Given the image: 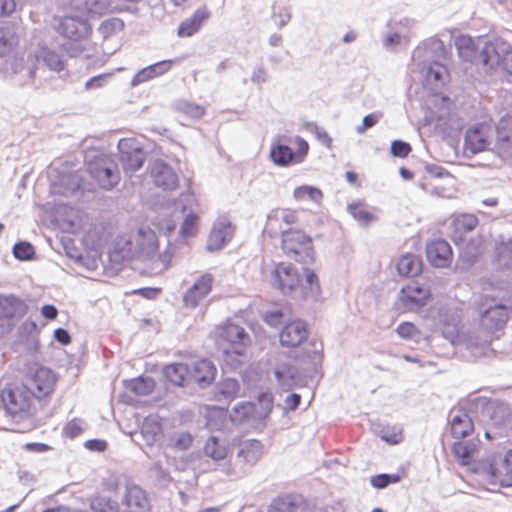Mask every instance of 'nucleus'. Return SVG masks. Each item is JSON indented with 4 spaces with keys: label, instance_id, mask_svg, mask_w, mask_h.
<instances>
[{
    "label": "nucleus",
    "instance_id": "nucleus-60",
    "mask_svg": "<svg viewBox=\"0 0 512 512\" xmlns=\"http://www.w3.org/2000/svg\"><path fill=\"white\" fill-rule=\"evenodd\" d=\"M86 446L97 451H104L106 449V442L101 440H91L86 443Z\"/></svg>",
    "mask_w": 512,
    "mask_h": 512
},
{
    "label": "nucleus",
    "instance_id": "nucleus-40",
    "mask_svg": "<svg viewBox=\"0 0 512 512\" xmlns=\"http://www.w3.org/2000/svg\"><path fill=\"white\" fill-rule=\"evenodd\" d=\"M198 227V216L194 213H190L184 219L180 232L185 237L194 236L197 232Z\"/></svg>",
    "mask_w": 512,
    "mask_h": 512
},
{
    "label": "nucleus",
    "instance_id": "nucleus-16",
    "mask_svg": "<svg viewBox=\"0 0 512 512\" xmlns=\"http://www.w3.org/2000/svg\"><path fill=\"white\" fill-rule=\"evenodd\" d=\"M56 30L62 36L72 40L84 38L91 32L86 20L71 16L60 18Z\"/></svg>",
    "mask_w": 512,
    "mask_h": 512
},
{
    "label": "nucleus",
    "instance_id": "nucleus-48",
    "mask_svg": "<svg viewBox=\"0 0 512 512\" xmlns=\"http://www.w3.org/2000/svg\"><path fill=\"white\" fill-rule=\"evenodd\" d=\"M381 113H371L363 118L362 125L357 128L358 133H364L367 129L376 125L381 117Z\"/></svg>",
    "mask_w": 512,
    "mask_h": 512
},
{
    "label": "nucleus",
    "instance_id": "nucleus-6",
    "mask_svg": "<svg viewBox=\"0 0 512 512\" xmlns=\"http://www.w3.org/2000/svg\"><path fill=\"white\" fill-rule=\"evenodd\" d=\"M135 252L141 256L159 261L162 264V270L170 267L172 261V253L165 250L158 254L159 242L156 233L149 227L140 228L135 236L134 243Z\"/></svg>",
    "mask_w": 512,
    "mask_h": 512
},
{
    "label": "nucleus",
    "instance_id": "nucleus-5",
    "mask_svg": "<svg viewBox=\"0 0 512 512\" xmlns=\"http://www.w3.org/2000/svg\"><path fill=\"white\" fill-rule=\"evenodd\" d=\"M56 382V375L51 369L37 364L30 366L24 377V387L37 399L48 397Z\"/></svg>",
    "mask_w": 512,
    "mask_h": 512
},
{
    "label": "nucleus",
    "instance_id": "nucleus-39",
    "mask_svg": "<svg viewBox=\"0 0 512 512\" xmlns=\"http://www.w3.org/2000/svg\"><path fill=\"white\" fill-rule=\"evenodd\" d=\"M274 217L286 225L298 223V214L296 210L290 208H278L274 211Z\"/></svg>",
    "mask_w": 512,
    "mask_h": 512
},
{
    "label": "nucleus",
    "instance_id": "nucleus-36",
    "mask_svg": "<svg viewBox=\"0 0 512 512\" xmlns=\"http://www.w3.org/2000/svg\"><path fill=\"white\" fill-rule=\"evenodd\" d=\"M178 110L182 114L195 119L202 117L205 113V110L202 106L189 101H181L178 104Z\"/></svg>",
    "mask_w": 512,
    "mask_h": 512
},
{
    "label": "nucleus",
    "instance_id": "nucleus-18",
    "mask_svg": "<svg viewBox=\"0 0 512 512\" xmlns=\"http://www.w3.org/2000/svg\"><path fill=\"white\" fill-rule=\"evenodd\" d=\"M210 16L211 13L206 6L196 9L190 17L180 22L177 36L180 38L192 37L200 31Z\"/></svg>",
    "mask_w": 512,
    "mask_h": 512
},
{
    "label": "nucleus",
    "instance_id": "nucleus-31",
    "mask_svg": "<svg viewBox=\"0 0 512 512\" xmlns=\"http://www.w3.org/2000/svg\"><path fill=\"white\" fill-rule=\"evenodd\" d=\"M496 132L499 143L512 147V112L500 118Z\"/></svg>",
    "mask_w": 512,
    "mask_h": 512
},
{
    "label": "nucleus",
    "instance_id": "nucleus-9",
    "mask_svg": "<svg viewBox=\"0 0 512 512\" xmlns=\"http://www.w3.org/2000/svg\"><path fill=\"white\" fill-rule=\"evenodd\" d=\"M1 400L6 411L11 415L26 413L31 405L29 391L17 382L8 383L1 391Z\"/></svg>",
    "mask_w": 512,
    "mask_h": 512
},
{
    "label": "nucleus",
    "instance_id": "nucleus-8",
    "mask_svg": "<svg viewBox=\"0 0 512 512\" xmlns=\"http://www.w3.org/2000/svg\"><path fill=\"white\" fill-rule=\"evenodd\" d=\"M274 406L271 392H262L254 402L242 403L235 407V414L231 416L233 421H244L249 418L264 420L271 414Z\"/></svg>",
    "mask_w": 512,
    "mask_h": 512
},
{
    "label": "nucleus",
    "instance_id": "nucleus-19",
    "mask_svg": "<svg viewBox=\"0 0 512 512\" xmlns=\"http://www.w3.org/2000/svg\"><path fill=\"white\" fill-rule=\"evenodd\" d=\"M426 255L430 264L439 268L449 266L453 257L451 246L442 239L430 242L426 248Z\"/></svg>",
    "mask_w": 512,
    "mask_h": 512
},
{
    "label": "nucleus",
    "instance_id": "nucleus-45",
    "mask_svg": "<svg viewBox=\"0 0 512 512\" xmlns=\"http://www.w3.org/2000/svg\"><path fill=\"white\" fill-rule=\"evenodd\" d=\"M224 246V233L214 229L209 235L207 247L210 251L220 250Z\"/></svg>",
    "mask_w": 512,
    "mask_h": 512
},
{
    "label": "nucleus",
    "instance_id": "nucleus-37",
    "mask_svg": "<svg viewBox=\"0 0 512 512\" xmlns=\"http://www.w3.org/2000/svg\"><path fill=\"white\" fill-rule=\"evenodd\" d=\"M44 63L53 71L60 72L64 69L65 64L61 57L52 50H45L42 54Z\"/></svg>",
    "mask_w": 512,
    "mask_h": 512
},
{
    "label": "nucleus",
    "instance_id": "nucleus-13",
    "mask_svg": "<svg viewBox=\"0 0 512 512\" xmlns=\"http://www.w3.org/2000/svg\"><path fill=\"white\" fill-rule=\"evenodd\" d=\"M431 297L428 288L421 287L413 282L404 286L399 295V303L405 311H411L423 307Z\"/></svg>",
    "mask_w": 512,
    "mask_h": 512
},
{
    "label": "nucleus",
    "instance_id": "nucleus-23",
    "mask_svg": "<svg viewBox=\"0 0 512 512\" xmlns=\"http://www.w3.org/2000/svg\"><path fill=\"white\" fill-rule=\"evenodd\" d=\"M478 225V218L474 214H460L453 218L450 224V237L457 244L463 241L464 236L473 231Z\"/></svg>",
    "mask_w": 512,
    "mask_h": 512
},
{
    "label": "nucleus",
    "instance_id": "nucleus-63",
    "mask_svg": "<svg viewBox=\"0 0 512 512\" xmlns=\"http://www.w3.org/2000/svg\"><path fill=\"white\" fill-rule=\"evenodd\" d=\"M346 180L355 186H360V183L358 181V174L354 171H347L345 174Z\"/></svg>",
    "mask_w": 512,
    "mask_h": 512
},
{
    "label": "nucleus",
    "instance_id": "nucleus-57",
    "mask_svg": "<svg viewBox=\"0 0 512 512\" xmlns=\"http://www.w3.org/2000/svg\"><path fill=\"white\" fill-rule=\"evenodd\" d=\"M301 397L299 394L293 393L286 397L285 403L290 410H295L300 405Z\"/></svg>",
    "mask_w": 512,
    "mask_h": 512
},
{
    "label": "nucleus",
    "instance_id": "nucleus-50",
    "mask_svg": "<svg viewBox=\"0 0 512 512\" xmlns=\"http://www.w3.org/2000/svg\"><path fill=\"white\" fill-rule=\"evenodd\" d=\"M499 70L512 74V48L506 45Z\"/></svg>",
    "mask_w": 512,
    "mask_h": 512
},
{
    "label": "nucleus",
    "instance_id": "nucleus-26",
    "mask_svg": "<svg viewBox=\"0 0 512 512\" xmlns=\"http://www.w3.org/2000/svg\"><path fill=\"white\" fill-rule=\"evenodd\" d=\"M28 312L27 304L14 296L5 297L0 301V317L5 319L22 318Z\"/></svg>",
    "mask_w": 512,
    "mask_h": 512
},
{
    "label": "nucleus",
    "instance_id": "nucleus-10",
    "mask_svg": "<svg viewBox=\"0 0 512 512\" xmlns=\"http://www.w3.org/2000/svg\"><path fill=\"white\" fill-rule=\"evenodd\" d=\"M296 145V151L293 152L292 149L281 143H274L270 149V158L274 164L278 166H288L291 163H301L306 158L309 151L308 142L301 138L296 137L294 140Z\"/></svg>",
    "mask_w": 512,
    "mask_h": 512
},
{
    "label": "nucleus",
    "instance_id": "nucleus-38",
    "mask_svg": "<svg viewBox=\"0 0 512 512\" xmlns=\"http://www.w3.org/2000/svg\"><path fill=\"white\" fill-rule=\"evenodd\" d=\"M14 256L19 260H30L35 254V249L28 242H19L13 248Z\"/></svg>",
    "mask_w": 512,
    "mask_h": 512
},
{
    "label": "nucleus",
    "instance_id": "nucleus-46",
    "mask_svg": "<svg viewBox=\"0 0 512 512\" xmlns=\"http://www.w3.org/2000/svg\"><path fill=\"white\" fill-rule=\"evenodd\" d=\"M411 151L412 148L407 142L395 140L391 143V154L394 157L405 158L410 154Z\"/></svg>",
    "mask_w": 512,
    "mask_h": 512
},
{
    "label": "nucleus",
    "instance_id": "nucleus-64",
    "mask_svg": "<svg viewBox=\"0 0 512 512\" xmlns=\"http://www.w3.org/2000/svg\"><path fill=\"white\" fill-rule=\"evenodd\" d=\"M171 3L181 11H184L189 7V0H171Z\"/></svg>",
    "mask_w": 512,
    "mask_h": 512
},
{
    "label": "nucleus",
    "instance_id": "nucleus-1",
    "mask_svg": "<svg viewBox=\"0 0 512 512\" xmlns=\"http://www.w3.org/2000/svg\"><path fill=\"white\" fill-rule=\"evenodd\" d=\"M274 285L283 294L299 292L304 299L317 297L321 293L318 276L311 269H304L305 280L302 282L299 272L291 263L280 262L275 265L273 271Z\"/></svg>",
    "mask_w": 512,
    "mask_h": 512
},
{
    "label": "nucleus",
    "instance_id": "nucleus-30",
    "mask_svg": "<svg viewBox=\"0 0 512 512\" xmlns=\"http://www.w3.org/2000/svg\"><path fill=\"white\" fill-rule=\"evenodd\" d=\"M238 455L247 463H255L263 455V445L258 440L245 441L241 445Z\"/></svg>",
    "mask_w": 512,
    "mask_h": 512
},
{
    "label": "nucleus",
    "instance_id": "nucleus-55",
    "mask_svg": "<svg viewBox=\"0 0 512 512\" xmlns=\"http://www.w3.org/2000/svg\"><path fill=\"white\" fill-rule=\"evenodd\" d=\"M54 337L62 345H68L71 342L69 333L63 328L56 329L54 331Z\"/></svg>",
    "mask_w": 512,
    "mask_h": 512
},
{
    "label": "nucleus",
    "instance_id": "nucleus-15",
    "mask_svg": "<svg viewBox=\"0 0 512 512\" xmlns=\"http://www.w3.org/2000/svg\"><path fill=\"white\" fill-rule=\"evenodd\" d=\"M214 278L211 274L205 273L199 276L183 296L184 305L188 308H195L212 291Z\"/></svg>",
    "mask_w": 512,
    "mask_h": 512
},
{
    "label": "nucleus",
    "instance_id": "nucleus-43",
    "mask_svg": "<svg viewBox=\"0 0 512 512\" xmlns=\"http://www.w3.org/2000/svg\"><path fill=\"white\" fill-rule=\"evenodd\" d=\"M398 335L407 340L414 339L420 334L419 329L412 322H402L396 329Z\"/></svg>",
    "mask_w": 512,
    "mask_h": 512
},
{
    "label": "nucleus",
    "instance_id": "nucleus-52",
    "mask_svg": "<svg viewBox=\"0 0 512 512\" xmlns=\"http://www.w3.org/2000/svg\"><path fill=\"white\" fill-rule=\"evenodd\" d=\"M192 442H193V438L191 437V435H189L187 433H183V434L179 435V437L177 438V440L174 443V446L178 449L186 450L192 445Z\"/></svg>",
    "mask_w": 512,
    "mask_h": 512
},
{
    "label": "nucleus",
    "instance_id": "nucleus-53",
    "mask_svg": "<svg viewBox=\"0 0 512 512\" xmlns=\"http://www.w3.org/2000/svg\"><path fill=\"white\" fill-rule=\"evenodd\" d=\"M16 7L14 0H0V17L10 15Z\"/></svg>",
    "mask_w": 512,
    "mask_h": 512
},
{
    "label": "nucleus",
    "instance_id": "nucleus-20",
    "mask_svg": "<svg viewBox=\"0 0 512 512\" xmlns=\"http://www.w3.org/2000/svg\"><path fill=\"white\" fill-rule=\"evenodd\" d=\"M477 451V444L472 441H457L452 446V453L457 463L460 466L467 467L473 474H475L473 468L481 461L475 460Z\"/></svg>",
    "mask_w": 512,
    "mask_h": 512
},
{
    "label": "nucleus",
    "instance_id": "nucleus-62",
    "mask_svg": "<svg viewBox=\"0 0 512 512\" xmlns=\"http://www.w3.org/2000/svg\"><path fill=\"white\" fill-rule=\"evenodd\" d=\"M144 386H146V382L142 378L136 379L132 382V389L138 394L144 393L142 389Z\"/></svg>",
    "mask_w": 512,
    "mask_h": 512
},
{
    "label": "nucleus",
    "instance_id": "nucleus-35",
    "mask_svg": "<svg viewBox=\"0 0 512 512\" xmlns=\"http://www.w3.org/2000/svg\"><path fill=\"white\" fill-rule=\"evenodd\" d=\"M404 472L402 474H379L375 475L371 478V484L373 487L377 489H383L387 487L391 483H398L404 476Z\"/></svg>",
    "mask_w": 512,
    "mask_h": 512
},
{
    "label": "nucleus",
    "instance_id": "nucleus-44",
    "mask_svg": "<svg viewBox=\"0 0 512 512\" xmlns=\"http://www.w3.org/2000/svg\"><path fill=\"white\" fill-rule=\"evenodd\" d=\"M447 74L448 72L445 66L435 62L430 65L426 77L429 81H443Z\"/></svg>",
    "mask_w": 512,
    "mask_h": 512
},
{
    "label": "nucleus",
    "instance_id": "nucleus-58",
    "mask_svg": "<svg viewBox=\"0 0 512 512\" xmlns=\"http://www.w3.org/2000/svg\"><path fill=\"white\" fill-rule=\"evenodd\" d=\"M41 313L45 318L54 320L57 317L58 311L54 305H44Z\"/></svg>",
    "mask_w": 512,
    "mask_h": 512
},
{
    "label": "nucleus",
    "instance_id": "nucleus-2",
    "mask_svg": "<svg viewBox=\"0 0 512 512\" xmlns=\"http://www.w3.org/2000/svg\"><path fill=\"white\" fill-rule=\"evenodd\" d=\"M473 470L487 485L512 487V449L503 457L488 456L481 459Z\"/></svg>",
    "mask_w": 512,
    "mask_h": 512
},
{
    "label": "nucleus",
    "instance_id": "nucleus-24",
    "mask_svg": "<svg viewBox=\"0 0 512 512\" xmlns=\"http://www.w3.org/2000/svg\"><path fill=\"white\" fill-rule=\"evenodd\" d=\"M506 44L502 42H487L480 51L479 59L489 70H499Z\"/></svg>",
    "mask_w": 512,
    "mask_h": 512
},
{
    "label": "nucleus",
    "instance_id": "nucleus-56",
    "mask_svg": "<svg viewBox=\"0 0 512 512\" xmlns=\"http://www.w3.org/2000/svg\"><path fill=\"white\" fill-rule=\"evenodd\" d=\"M315 135L324 146H326L327 148H331L332 138L328 135V133L325 130L317 128L315 131Z\"/></svg>",
    "mask_w": 512,
    "mask_h": 512
},
{
    "label": "nucleus",
    "instance_id": "nucleus-59",
    "mask_svg": "<svg viewBox=\"0 0 512 512\" xmlns=\"http://www.w3.org/2000/svg\"><path fill=\"white\" fill-rule=\"evenodd\" d=\"M105 77H106V75H98V76L92 77L91 79H89L86 82L85 88L92 89V88L101 87L103 85V81H104Z\"/></svg>",
    "mask_w": 512,
    "mask_h": 512
},
{
    "label": "nucleus",
    "instance_id": "nucleus-17",
    "mask_svg": "<svg viewBox=\"0 0 512 512\" xmlns=\"http://www.w3.org/2000/svg\"><path fill=\"white\" fill-rule=\"evenodd\" d=\"M154 184L163 190H175L179 186V178L175 171L165 162L156 160L151 168Z\"/></svg>",
    "mask_w": 512,
    "mask_h": 512
},
{
    "label": "nucleus",
    "instance_id": "nucleus-47",
    "mask_svg": "<svg viewBox=\"0 0 512 512\" xmlns=\"http://www.w3.org/2000/svg\"><path fill=\"white\" fill-rule=\"evenodd\" d=\"M157 77L155 74V68L151 65L140 70L132 79L133 85H138L144 82H147L153 78Z\"/></svg>",
    "mask_w": 512,
    "mask_h": 512
},
{
    "label": "nucleus",
    "instance_id": "nucleus-61",
    "mask_svg": "<svg viewBox=\"0 0 512 512\" xmlns=\"http://www.w3.org/2000/svg\"><path fill=\"white\" fill-rule=\"evenodd\" d=\"M382 438L390 444H398L401 442L403 435L401 432L393 433L392 435L384 434Z\"/></svg>",
    "mask_w": 512,
    "mask_h": 512
},
{
    "label": "nucleus",
    "instance_id": "nucleus-41",
    "mask_svg": "<svg viewBox=\"0 0 512 512\" xmlns=\"http://www.w3.org/2000/svg\"><path fill=\"white\" fill-rule=\"evenodd\" d=\"M485 410L495 425H500L504 422L506 415L504 407L495 403H488Z\"/></svg>",
    "mask_w": 512,
    "mask_h": 512
},
{
    "label": "nucleus",
    "instance_id": "nucleus-32",
    "mask_svg": "<svg viewBox=\"0 0 512 512\" xmlns=\"http://www.w3.org/2000/svg\"><path fill=\"white\" fill-rule=\"evenodd\" d=\"M457 50L465 61L473 62L479 57L478 49L470 37L461 36L456 40Z\"/></svg>",
    "mask_w": 512,
    "mask_h": 512
},
{
    "label": "nucleus",
    "instance_id": "nucleus-3",
    "mask_svg": "<svg viewBox=\"0 0 512 512\" xmlns=\"http://www.w3.org/2000/svg\"><path fill=\"white\" fill-rule=\"evenodd\" d=\"M281 247L285 255L299 263L314 261L312 238L303 231L289 229L282 232Z\"/></svg>",
    "mask_w": 512,
    "mask_h": 512
},
{
    "label": "nucleus",
    "instance_id": "nucleus-29",
    "mask_svg": "<svg viewBox=\"0 0 512 512\" xmlns=\"http://www.w3.org/2000/svg\"><path fill=\"white\" fill-rule=\"evenodd\" d=\"M169 382L177 386H186L191 382L190 366L186 363H173L164 368Z\"/></svg>",
    "mask_w": 512,
    "mask_h": 512
},
{
    "label": "nucleus",
    "instance_id": "nucleus-28",
    "mask_svg": "<svg viewBox=\"0 0 512 512\" xmlns=\"http://www.w3.org/2000/svg\"><path fill=\"white\" fill-rule=\"evenodd\" d=\"M450 431L454 438L463 439L474 431L473 421L465 411H458L451 418Z\"/></svg>",
    "mask_w": 512,
    "mask_h": 512
},
{
    "label": "nucleus",
    "instance_id": "nucleus-42",
    "mask_svg": "<svg viewBox=\"0 0 512 512\" xmlns=\"http://www.w3.org/2000/svg\"><path fill=\"white\" fill-rule=\"evenodd\" d=\"M298 507L288 498H278L270 506L268 512H297Z\"/></svg>",
    "mask_w": 512,
    "mask_h": 512
},
{
    "label": "nucleus",
    "instance_id": "nucleus-33",
    "mask_svg": "<svg viewBox=\"0 0 512 512\" xmlns=\"http://www.w3.org/2000/svg\"><path fill=\"white\" fill-rule=\"evenodd\" d=\"M293 197L300 202L312 201L314 203H320L323 198V193L316 187L303 185L294 190Z\"/></svg>",
    "mask_w": 512,
    "mask_h": 512
},
{
    "label": "nucleus",
    "instance_id": "nucleus-4",
    "mask_svg": "<svg viewBox=\"0 0 512 512\" xmlns=\"http://www.w3.org/2000/svg\"><path fill=\"white\" fill-rule=\"evenodd\" d=\"M251 344L250 336L244 328L226 323V365L237 367L247 356Z\"/></svg>",
    "mask_w": 512,
    "mask_h": 512
},
{
    "label": "nucleus",
    "instance_id": "nucleus-12",
    "mask_svg": "<svg viewBox=\"0 0 512 512\" xmlns=\"http://www.w3.org/2000/svg\"><path fill=\"white\" fill-rule=\"evenodd\" d=\"M120 161L126 173H133L139 170L145 161L143 150L136 146L135 139H121L118 143Z\"/></svg>",
    "mask_w": 512,
    "mask_h": 512
},
{
    "label": "nucleus",
    "instance_id": "nucleus-7",
    "mask_svg": "<svg viewBox=\"0 0 512 512\" xmlns=\"http://www.w3.org/2000/svg\"><path fill=\"white\" fill-rule=\"evenodd\" d=\"M88 168L92 177L103 189H112L120 180L118 166L112 156H97L89 163Z\"/></svg>",
    "mask_w": 512,
    "mask_h": 512
},
{
    "label": "nucleus",
    "instance_id": "nucleus-34",
    "mask_svg": "<svg viewBox=\"0 0 512 512\" xmlns=\"http://www.w3.org/2000/svg\"><path fill=\"white\" fill-rule=\"evenodd\" d=\"M349 213L358 222L362 224H368L375 219L374 214L367 208L364 203L356 202L348 206Z\"/></svg>",
    "mask_w": 512,
    "mask_h": 512
},
{
    "label": "nucleus",
    "instance_id": "nucleus-22",
    "mask_svg": "<svg viewBox=\"0 0 512 512\" xmlns=\"http://www.w3.org/2000/svg\"><path fill=\"white\" fill-rule=\"evenodd\" d=\"M507 320L508 310L507 307L502 304L490 307L481 314V324L490 332L504 328Z\"/></svg>",
    "mask_w": 512,
    "mask_h": 512
},
{
    "label": "nucleus",
    "instance_id": "nucleus-25",
    "mask_svg": "<svg viewBox=\"0 0 512 512\" xmlns=\"http://www.w3.org/2000/svg\"><path fill=\"white\" fill-rule=\"evenodd\" d=\"M135 252L132 236L126 233L119 234L109 251V259L114 263H121L129 259Z\"/></svg>",
    "mask_w": 512,
    "mask_h": 512
},
{
    "label": "nucleus",
    "instance_id": "nucleus-49",
    "mask_svg": "<svg viewBox=\"0 0 512 512\" xmlns=\"http://www.w3.org/2000/svg\"><path fill=\"white\" fill-rule=\"evenodd\" d=\"M161 291H162V289L158 288V287H144V288L135 289L132 292H130L129 294L140 295L145 299L152 300V299H155L161 293Z\"/></svg>",
    "mask_w": 512,
    "mask_h": 512
},
{
    "label": "nucleus",
    "instance_id": "nucleus-54",
    "mask_svg": "<svg viewBox=\"0 0 512 512\" xmlns=\"http://www.w3.org/2000/svg\"><path fill=\"white\" fill-rule=\"evenodd\" d=\"M151 66L155 68V74L158 77V76L165 74L166 72H168L171 69L172 61L164 60V61H160L155 64H152Z\"/></svg>",
    "mask_w": 512,
    "mask_h": 512
},
{
    "label": "nucleus",
    "instance_id": "nucleus-27",
    "mask_svg": "<svg viewBox=\"0 0 512 512\" xmlns=\"http://www.w3.org/2000/svg\"><path fill=\"white\" fill-rule=\"evenodd\" d=\"M422 268L421 258L411 253L402 255L396 264L398 274L405 278L417 277L421 274Z\"/></svg>",
    "mask_w": 512,
    "mask_h": 512
},
{
    "label": "nucleus",
    "instance_id": "nucleus-11",
    "mask_svg": "<svg viewBox=\"0 0 512 512\" xmlns=\"http://www.w3.org/2000/svg\"><path fill=\"white\" fill-rule=\"evenodd\" d=\"M492 136V127L488 123H477L466 130L464 150L477 154L487 150Z\"/></svg>",
    "mask_w": 512,
    "mask_h": 512
},
{
    "label": "nucleus",
    "instance_id": "nucleus-21",
    "mask_svg": "<svg viewBox=\"0 0 512 512\" xmlns=\"http://www.w3.org/2000/svg\"><path fill=\"white\" fill-rule=\"evenodd\" d=\"M190 366L191 382L204 387L210 385L216 377V367L214 364L206 359L197 360Z\"/></svg>",
    "mask_w": 512,
    "mask_h": 512
},
{
    "label": "nucleus",
    "instance_id": "nucleus-51",
    "mask_svg": "<svg viewBox=\"0 0 512 512\" xmlns=\"http://www.w3.org/2000/svg\"><path fill=\"white\" fill-rule=\"evenodd\" d=\"M283 317V313L279 310L277 311H268L264 314V321L270 325L275 326L277 325Z\"/></svg>",
    "mask_w": 512,
    "mask_h": 512
},
{
    "label": "nucleus",
    "instance_id": "nucleus-14",
    "mask_svg": "<svg viewBox=\"0 0 512 512\" xmlns=\"http://www.w3.org/2000/svg\"><path fill=\"white\" fill-rule=\"evenodd\" d=\"M309 336L307 324L302 320L287 323L279 334L280 344L286 348H296L302 345Z\"/></svg>",
    "mask_w": 512,
    "mask_h": 512
}]
</instances>
